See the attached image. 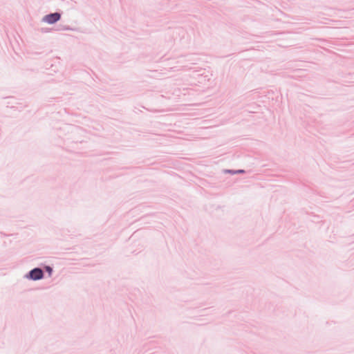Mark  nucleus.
I'll return each mask as SVG.
<instances>
[{
  "instance_id": "nucleus-4",
  "label": "nucleus",
  "mask_w": 354,
  "mask_h": 354,
  "mask_svg": "<svg viewBox=\"0 0 354 354\" xmlns=\"http://www.w3.org/2000/svg\"><path fill=\"white\" fill-rule=\"evenodd\" d=\"M237 172H239V173H242V172H243V170H239V171H238Z\"/></svg>"
},
{
  "instance_id": "nucleus-1",
  "label": "nucleus",
  "mask_w": 354,
  "mask_h": 354,
  "mask_svg": "<svg viewBox=\"0 0 354 354\" xmlns=\"http://www.w3.org/2000/svg\"><path fill=\"white\" fill-rule=\"evenodd\" d=\"M60 19V15L57 12L52 13L50 15H47L44 17V21L48 24H54L56 21H59Z\"/></svg>"
},
{
  "instance_id": "nucleus-3",
  "label": "nucleus",
  "mask_w": 354,
  "mask_h": 354,
  "mask_svg": "<svg viewBox=\"0 0 354 354\" xmlns=\"http://www.w3.org/2000/svg\"><path fill=\"white\" fill-rule=\"evenodd\" d=\"M46 270L49 272V273H50L52 271V269L50 267H46Z\"/></svg>"
},
{
  "instance_id": "nucleus-2",
  "label": "nucleus",
  "mask_w": 354,
  "mask_h": 354,
  "mask_svg": "<svg viewBox=\"0 0 354 354\" xmlns=\"http://www.w3.org/2000/svg\"><path fill=\"white\" fill-rule=\"evenodd\" d=\"M30 277L33 280L41 279L43 277V272L39 268H35L30 272Z\"/></svg>"
}]
</instances>
